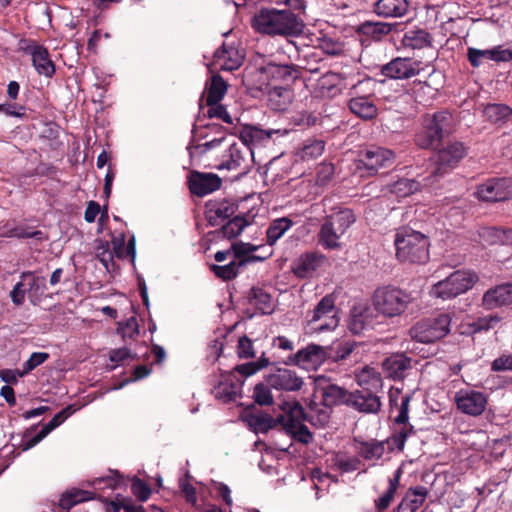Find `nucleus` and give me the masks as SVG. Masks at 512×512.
I'll return each mask as SVG.
<instances>
[{
	"mask_svg": "<svg viewBox=\"0 0 512 512\" xmlns=\"http://www.w3.org/2000/svg\"><path fill=\"white\" fill-rule=\"evenodd\" d=\"M354 222L355 216L350 209L327 216L318 232V244L326 250L341 249V239Z\"/></svg>",
	"mask_w": 512,
	"mask_h": 512,
	"instance_id": "5",
	"label": "nucleus"
},
{
	"mask_svg": "<svg viewBox=\"0 0 512 512\" xmlns=\"http://www.w3.org/2000/svg\"><path fill=\"white\" fill-rule=\"evenodd\" d=\"M325 149V142L320 139H308L304 142L297 156L303 161H310L320 157Z\"/></svg>",
	"mask_w": 512,
	"mask_h": 512,
	"instance_id": "42",
	"label": "nucleus"
},
{
	"mask_svg": "<svg viewBox=\"0 0 512 512\" xmlns=\"http://www.w3.org/2000/svg\"><path fill=\"white\" fill-rule=\"evenodd\" d=\"M270 386L267 384L259 383L255 385L253 391V398L259 405H271L273 403V396L270 391Z\"/></svg>",
	"mask_w": 512,
	"mask_h": 512,
	"instance_id": "58",
	"label": "nucleus"
},
{
	"mask_svg": "<svg viewBox=\"0 0 512 512\" xmlns=\"http://www.w3.org/2000/svg\"><path fill=\"white\" fill-rule=\"evenodd\" d=\"M248 224L246 219L236 216L222 226L221 233L223 237L231 239L238 236Z\"/></svg>",
	"mask_w": 512,
	"mask_h": 512,
	"instance_id": "51",
	"label": "nucleus"
},
{
	"mask_svg": "<svg viewBox=\"0 0 512 512\" xmlns=\"http://www.w3.org/2000/svg\"><path fill=\"white\" fill-rule=\"evenodd\" d=\"M207 114L210 118H219L227 124H234V118L227 112L226 108L219 103L209 105Z\"/></svg>",
	"mask_w": 512,
	"mask_h": 512,
	"instance_id": "63",
	"label": "nucleus"
},
{
	"mask_svg": "<svg viewBox=\"0 0 512 512\" xmlns=\"http://www.w3.org/2000/svg\"><path fill=\"white\" fill-rule=\"evenodd\" d=\"M250 424L254 426L256 431L266 432L274 426L275 421L270 415L261 414L253 417Z\"/></svg>",
	"mask_w": 512,
	"mask_h": 512,
	"instance_id": "64",
	"label": "nucleus"
},
{
	"mask_svg": "<svg viewBox=\"0 0 512 512\" xmlns=\"http://www.w3.org/2000/svg\"><path fill=\"white\" fill-rule=\"evenodd\" d=\"M451 317L440 314L435 318L424 319L410 330L412 339L421 343H432L444 338L450 332Z\"/></svg>",
	"mask_w": 512,
	"mask_h": 512,
	"instance_id": "8",
	"label": "nucleus"
},
{
	"mask_svg": "<svg viewBox=\"0 0 512 512\" xmlns=\"http://www.w3.org/2000/svg\"><path fill=\"white\" fill-rule=\"evenodd\" d=\"M291 100V90L286 87L275 85L268 92V101L274 110H286Z\"/></svg>",
	"mask_w": 512,
	"mask_h": 512,
	"instance_id": "38",
	"label": "nucleus"
},
{
	"mask_svg": "<svg viewBox=\"0 0 512 512\" xmlns=\"http://www.w3.org/2000/svg\"><path fill=\"white\" fill-rule=\"evenodd\" d=\"M369 309L354 308L349 319V330L353 334H361L370 326Z\"/></svg>",
	"mask_w": 512,
	"mask_h": 512,
	"instance_id": "45",
	"label": "nucleus"
},
{
	"mask_svg": "<svg viewBox=\"0 0 512 512\" xmlns=\"http://www.w3.org/2000/svg\"><path fill=\"white\" fill-rule=\"evenodd\" d=\"M392 25L385 22L366 21L359 26V32L362 35L371 37L375 40L381 39L384 35L391 32Z\"/></svg>",
	"mask_w": 512,
	"mask_h": 512,
	"instance_id": "44",
	"label": "nucleus"
},
{
	"mask_svg": "<svg viewBox=\"0 0 512 512\" xmlns=\"http://www.w3.org/2000/svg\"><path fill=\"white\" fill-rule=\"evenodd\" d=\"M427 494L428 491L425 487L411 488L406 492L399 508L404 511L414 512L423 505Z\"/></svg>",
	"mask_w": 512,
	"mask_h": 512,
	"instance_id": "36",
	"label": "nucleus"
},
{
	"mask_svg": "<svg viewBox=\"0 0 512 512\" xmlns=\"http://www.w3.org/2000/svg\"><path fill=\"white\" fill-rule=\"evenodd\" d=\"M454 401L457 409L469 416L481 415L487 406V397L481 392L471 388H463L455 393Z\"/></svg>",
	"mask_w": 512,
	"mask_h": 512,
	"instance_id": "9",
	"label": "nucleus"
},
{
	"mask_svg": "<svg viewBox=\"0 0 512 512\" xmlns=\"http://www.w3.org/2000/svg\"><path fill=\"white\" fill-rule=\"evenodd\" d=\"M327 353L322 346L310 344L299 350L292 358L291 362L307 371L316 370L326 360Z\"/></svg>",
	"mask_w": 512,
	"mask_h": 512,
	"instance_id": "17",
	"label": "nucleus"
},
{
	"mask_svg": "<svg viewBox=\"0 0 512 512\" xmlns=\"http://www.w3.org/2000/svg\"><path fill=\"white\" fill-rule=\"evenodd\" d=\"M244 60V53L239 48L232 45L223 44L213 56L212 65L216 69L232 71L238 69Z\"/></svg>",
	"mask_w": 512,
	"mask_h": 512,
	"instance_id": "18",
	"label": "nucleus"
},
{
	"mask_svg": "<svg viewBox=\"0 0 512 512\" xmlns=\"http://www.w3.org/2000/svg\"><path fill=\"white\" fill-rule=\"evenodd\" d=\"M467 57L473 67H479L485 61H508L511 59V53L508 50L494 47L492 49L480 50L476 48H468Z\"/></svg>",
	"mask_w": 512,
	"mask_h": 512,
	"instance_id": "27",
	"label": "nucleus"
},
{
	"mask_svg": "<svg viewBox=\"0 0 512 512\" xmlns=\"http://www.w3.org/2000/svg\"><path fill=\"white\" fill-rule=\"evenodd\" d=\"M402 475V469L398 468L394 476L389 479V487L388 489L381 495L378 499L375 500L376 508L381 512L388 508L391 501L394 498V495L400 485V478Z\"/></svg>",
	"mask_w": 512,
	"mask_h": 512,
	"instance_id": "41",
	"label": "nucleus"
},
{
	"mask_svg": "<svg viewBox=\"0 0 512 512\" xmlns=\"http://www.w3.org/2000/svg\"><path fill=\"white\" fill-rule=\"evenodd\" d=\"M122 482V477L118 474V472H111V475L96 478L93 481L88 482V485L91 486L95 491L103 490L105 488L115 490L121 487Z\"/></svg>",
	"mask_w": 512,
	"mask_h": 512,
	"instance_id": "50",
	"label": "nucleus"
},
{
	"mask_svg": "<svg viewBox=\"0 0 512 512\" xmlns=\"http://www.w3.org/2000/svg\"><path fill=\"white\" fill-rule=\"evenodd\" d=\"M465 154L464 146L461 143H453L440 150L437 154L436 167L431 172L432 177L443 175L449 169L454 168Z\"/></svg>",
	"mask_w": 512,
	"mask_h": 512,
	"instance_id": "16",
	"label": "nucleus"
},
{
	"mask_svg": "<svg viewBox=\"0 0 512 512\" xmlns=\"http://www.w3.org/2000/svg\"><path fill=\"white\" fill-rule=\"evenodd\" d=\"M235 213V205L229 200H215L208 205V219L211 223L223 221Z\"/></svg>",
	"mask_w": 512,
	"mask_h": 512,
	"instance_id": "35",
	"label": "nucleus"
},
{
	"mask_svg": "<svg viewBox=\"0 0 512 512\" xmlns=\"http://www.w3.org/2000/svg\"><path fill=\"white\" fill-rule=\"evenodd\" d=\"M267 384L279 391L293 392L302 388L304 382L293 370L287 368H273L265 376Z\"/></svg>",
	"mask_w": 512,
	"mask_h": 512,
	"instance_id": "13",
	"label": "nucleus"
},
{
	"mask_svg": "<svg viewBox=\"0 0 512 512\" xmlns=\"http://www.w3.org/2000/svg\"><path fill=\"white\" fill-rule=\"evenodd\" d=\"M385 451L384 444L381 442H366L360 446V454L366 460H378Z\"/></svg>",
	"mask_w": 512,
	"mask_h": 512,
	"instance_id": "55",
	"label": "nucleus"
},
{
	"mask_svg": "<svg viewBox=\"0 0 512 512\" xmlns=\"http://www.w3.org/2000/svg\"><path fill=\"white\" fill-rule=\"evenodd\" d=\"M350 111L363 120H371L378 114V108L374 101L367 96L352 97L349 100Z\"/></svg>",
	"mask_w": 512,
	"mask_h": 512,
	"instance_id": "32",
	"label": "nucleus"
},
{
	"mask_svg": "<svg viewBox=\"0 0 512 512\" xmlns=\"http://www.w3.org/2000/svg\"><path fill=\"white\" fill-rule=\"evenodd\" d=\"M453 118L447 111L426 115L422 120V128L416 134V144L428 149L438 145L452 131Z\"/></svg>",
	"mask_w": 512,
	"mask_h": 512,
	"instance_id": "6",
	"label": "nucleus"
},
{
	"mask_svg": "<svg viewBox=\"0 0 512 512\" xmlns=\"http://www.w3.org/2000/svg\"><path fill=\"white\" fill-rule=\"evenodd\" d=\"M287 134L285 129H268L264 130L257 126H244L239 132V140L247 146L262 145L268 141L273 135L284 136Z\"/></svg>",
	"mask_w": 512,
	"mask_h": 512,
	"instance_id": "25",
	"label": "nucleus"
},
{
	"mask_svg": "<svg viewBox=\"0 0 512 512\" xmlns=\"http://www.w3.org/2000/svg\"><path fill=\"white\" fill-rule=\"evenodd\" d=\"M302 416V407L296 403L290 408L289 412L281 417V421L283 422L285 431L290 434L293 439L308 444L312 441V434L307 426L302 424L300 420Z\"/></svg>",
	"mask_w": 512,
	"mask_h": 512,
	"instance_id": "14",
	"label": "nucleus"
},
{
	"mask_svg": "<svg viewBox=\"0 0 512 512\" xmlns=\"http://www.w3.org/2000/svg\"><path fill=\"white\" fill-rule=\"evenodd\" d=\"M419 64L408 58H396L382 68V74L393 79H406L417 75Z\"/></svg>",
	"mask_w": 512,
	"mask_h": 512,
	"instance_id": "20",
	"label": "nucleus"
},
{
	"mask_svg": "<svg viewBox=\"0 0 512 512\" xmlns=\"http://www.w3.org/2000/svg\"><path fill=\"white\" fill-rule=\"evenodd\" d=\"M25 51L32 57V63L37 73L45 77H52L55 73V66L49 57L46 48L36 42H30Z\"/></svg>",
	"mask_w": 512,
	"mask_h": 512,
	"instance_id": "24",
	"label": "nucleus"
},
{
	"mask_svg": "<svg viewBox=\"0 0 512 512\" xmlns=\"http://www.w3.org/2000/svg\"><path fill=\"white\" fill-rule=\"evenodd\" d=\"M58 423L54 422L52 419L45 424L42 429L31 439H29L24 447V450L30 449L42 441L47 435H49L54 429L58 427Z\"/></svg>",
	"mask_w": 512,
	"mask_h": 512,
	"instance_id": "61",
	"label": "nucleus"
},
{
	"mask_svg": "<svg viewBox=\"0 0 512 512\" xmlns=\"http://www.w3.org/2000/svg\"><path fill=\"white\" fill-rule=\"evenodd\" d=\"M49 354L46 352H33L30 357L22 365L24 373L28 374L38 366L42 365L49 359Z\"/></svg>",
	"mask_w": 512,
	"mask_h": 512,
	"instance_id": "60",
	"label": "nucleus"
},
{
	"mask_svg": "<svg viewBox=\"0 0 512 512\" xmlns=\"http://www.w3.org/2000/svg\"><path fill=\"white\" fill-rule=\"evenodd\" d=\"M293 221L288 217H281L273 220L267 228V243L274 245L292 226Z\"/></svg>",
	"mask_w": 512,
	"mask_h": 512,
	"instance_id": "39",
	"label": "nucleus"
},
{
	"mask_svg": "<svg viewBox=\"0 0 512 512\" xmlns=\"http://www.w3.org/2000/svg\"><path fill=\"white\" fill-rule=\"evenodd\" d=\"M478 276L471 270H457L445 279L435 283L430 289V295L442 300L457 297L471 289L477 282Z\"/></svg>",
	"mask_w": 512,
	"mask_h": 512,
	"instance_id": "7",
	"label": "nucleus"
},
{
	"mask_svg": "<svg viewBox=\"0 0 512 512\" xmlns=\"http://www.w3.org/2000/svg\"><path fill=\"white\" fill-rule=\"evenodd\" d=\"M403 43L405 46L412 49H422L424 47L430 46L431 37L430 34L425 30L412 29L405 33Z\"/></svg>",
	"mask_w": 512,
	"mask_h": 512,
	"instance_id": "43",
	"label": "nucleus"
},
{
	"mask_svg": "<svg viewBox=\"0 0 512 512\" xmlns=\"http://www.w3.org/2000/svg\"><path fill=\"white\" fill-rule=\"evenodd\" d=\"M252 28L269 36H299L304 31V22L287 9H261L251 20Z\"/></svg>",
	"mask_w": 512,
	"mask_h": 512,
	"instance_id": "1",
	"label": "nucleus"
},
{
	"mask_svg": "<svg viewBox=\"0 0 512 512\" xmlns=\"http://www.w3.org/2000/svg\"><path fill=\"white\" fill-rule=\"evenodd\" d=\"M347 406L363 413H376L379 411L381 402L375 392L354 391L349 392Z\"/></svg>",
	"mask_w": 512,
	"mask_h": 512,
	"instance_id": "26",
	"label": "nucleus"
},
{
	"mask_svg": "<svg viewBox=\"0 0 512 512\" xmlns=\"http://www.w3.org/2000/svg\"><path fill=\"white\" fill-rule=\"evenodd\" d=\"M510 304H512V283L490 288L482 297V306L486 310H492Z\"/></svg>",
	"mask_w": 512,
	"mask_h": 512,
	"instance_id": "21",
	"label": "nucleus"
},
{
	"mask_svg": "<svg viewBox=\"0 0 512 512\" xmlns=\"http://www.w3.org/2000/svg\"><path fill=\"white\" fill-rule=\"evenodd\" d=\"M268 364H269L268 359L262 357V358H260L256 362H248V363H245V364H242V365H238L235 368V370L240 375H242L244 378H246V377H249V376L255 374L256 372H258L262 368L267 367Z\"/></svg>",
	"mask_w": 512,
	"mask_h": 512,
	"instance_id": "57",
	"label": "nucleus"
},
{
	"mask_svg": "<svg viewBox=\"0 0 512 512\" xmlns=\"http://www.w3.org/2000/svg\"><path fill=\"white\" fill-rule=\"evenodd\" d=\"M478 235L484 245H512V229L483 227Z\"/></svg>",
	"mask_w": 512,
	"mask_h": 512,
	"instance_id": "31",
	"label": "nucleus"
},
{
	"mask_svg": "<svg viewBox=\"0 0 512 512\" xmlns=\"http://www.w3.org/2000/svg\"><path fill=\"white\" fill-rule=\"evenodd\" d=\"M355 378L357 384L366 391L377 392L383 386L380 372L368 365L357 371Z\"/></svg>",
	"mask_w": 512,
	"mask_h": 512,
	"instance_id": "34",
	"label": "nucleus"
},
{
	"mask_svg": "<svg viewBox=\"0 0 512 512\" xmlns=\"http://www.w3.org/2000/svg\"><path fill=\"white\" fill-rule=\"evenodd\" d=\"M394 244L402 262L424 264L429 260V239L419 231L407 227L397 230Z\"/></svg>",
	"mask_w": 512,
	"mask_h": 512,
	"instance_id": "3",
	"label": "nucleus"
},
{
	"mask_svg": "<svg viewBox=\"0 0 512 512\" xmlns=\"http://www.w3.org/2000/svg\"><path fill=\"white\" fill-rule=\"evenodd\" d=\"M131 491L133 495L139 501H146L151 495L150 487L142 480L134 478L131 485Z\"/></svg>",
	"mask_w": 512,
	"mask_h": 512,
	"instance_id": "62",
	"label": "nucleus"
},
{
	"mask_svg": "<svg viewBox=\"0 0 512 512\" xmlns=\"http://www.w3.org/2000/svg\"><path fill=\"white\" fill-rule=\"evenodd\" d=\"M327 263V257L318 252L305 253L294 260L293 273L299 278H312Z\"/></svg>",
	"mask_w": 512,
	"mask_h": 512,
	"instance_id": "15",
	"label": "nucleus"
},
{
	"mask_svg": "<svg viewBox=\"0 0 512 512\" xmlns=\"http://www.w3.org/2000/svg\"><path fill=\"white\" fill-rule=\"evenodd\" d=\"M227 91L225 81L218 75L211 77L210 83L206 84L207 106L217 104L221 101Z\"/></svg>",
	"mask_w": 512,
	"mask_h": 512,
	"instance_id": "40",
	"label": "nucleus"
},
{
	"mask_svg": "<svg viewBox=\"0 0 512 512\" xmlns=\"http://www.w3.org/2000/svg\"><path fill=\"white\" fill-rule=\"evenodd\" d=\"M243 381L238 379L234 373L222 375V379L213 388L214 396L223 401L230 402L236 400L242 392Z\"/></svg>",
	"mask_w": 512,
	"mask_h": 512,
	"instance_id": "19",
	"label": "nucleus"
},
{
	"mask_svg": "<svg viewBox=\"0 0 512 512\" xmlns=\"http://www.w3.org/2000/svg\"><path fill=\"white\" fill-rule=\"evenodd\" d=\"M96 257L103 264L107 271H110L114 265L113 263V252L110 250V245L107 241L97 240L96 246Z\"/></svg>",
	"mask_w": 512,
	"mask_h": 512,
	"instance_id": "53",
	"label": "nucleus"
},
{
	"mask_svg": "<svg viewBox=\"0 0 512 512\" xmlns=\"http://www.w3.org/2000/svg\"><path fill=\"white\" fill-rule=\"evenodd\" d=\"M188 183L191 193L202 197L219 189L221 179L215 174L193 172Z\"/></svg>",
	"mask_w": 512,
	"mask_h": 512,
	"instance_id": "23",
	"label": "nucleus"
},
{
	"mask_svg": "<svg viewBox=\"0 0 512 512\" xmlns=\"http://www.w3.org/2000/svg\"><path fill=\"white\" fill-rule=\"evenodd\" d=\"M113 253L118 258L130 257L131 263L134 264L136 258V242L135 237L132 235L128 240L127 246H125V236L120 233L112 238Z\"/></svg>",
	"mask_w": 512,
	"mask_h": 512,
	"instance_id": "37",
	"label": "nucleus"
},
{
	"mask_svg": "<svg viewBox=\"0 0 512 512\" xmlns=\"http://www.w3.org/2000/svg\"><path fill=\"white\" fill-rule=\"evenodd\" d=\"M262 72L275 81L277 80H290L293 78V69L290 65H279L275 63H268L262 68Z\"/></svg>",
	"mask_w": 512,
	"mask_h": 512,
	"instance_id": "49",
	"label": "nucleus"
},
{
	"mask_svg": "<svg viewBox=\"0 0 512 512\" xmlns=\"http://www.w3.org/2000/svg\"><path fill=\"white\" fill-rule=\"evenodd\" d=\"M23 281H28V292L31 296H40L46 289L45 277L35 276L31 272H24L21 275Z\"/></svg>",
	"mask_w": 512,
	"mask_h": 512,
	"instance_id": "52",
	"label": "nucleus"
},
{
	"mask_svg": "<svg viewBox=\"0 0 512 512\" xmlns=\"http://www.w3.org/2000/svg\"><path fill=\"white\" fill-rule=\"evenodd\" d=\"M314 394H318L320 400L332 408L335 405L347 404L349 391L335 384L321 386L318 382Z\"/></svg>",
	"mask_w": 512,
	"mask_h": 512,
	"instance_id": "29",
	"label": "nucleus"
},
{
	"mask_svg": "<svg viewBox=\"0 0 512 512\" xmlns=\"http://www.w3.org/2000/svg\"><path fill=\"white\" fill-rule=\"evenodd\" d=\"M320 48L329 55H337L343 51V44L334 38L323 36L319 42Z\"/></svg>",
	"mask_w": 512,
	"mask_h": 512,
	"instance_id": "59",
	"label": "nucleus"
},
{
	"mask_svg": "<svg viewBox=\"0 0 512 512\" xmlns=\"http://www.w3.org/2000/svg\"><path fill=\"white\" fill-rule=\"evenodd\" d=\"M475 195L478 199L488 202L509 199L512 197V179H489L477 187Z\"/></svg>",
	"mask_w": 512,
	"mask_h": 512,
	"instance_id": "10",
	"label": "nucleus"
},
{
	"mask_svg": "<svg viewBox=\"0 0 512 512\" xmlns=\"http://www.w3.org/2000/svg\"><path fill=\"white\" fill-rule=\"evenodd\" d=\"M420 188V183L418 181L412 179L402 178L398 181L394 182L387 186V189L390 193L396 195L397 197H407Z\"/></svg>",
	"mask_w": 512,
	"mask_h": 512,
	"instance_id": "46",
	"label": "nucleus"
},
{
	"mask_svg": "<svg viewBox=\"0 0 512 512\" xmlns=\"http://www.w3.org/2000/svg\"><path fill=\"white\" fill-rule=\"evenodd\" d=\"M225 144L222 153L217 157L214 168L218 171H234L246 174L253 165V150L240 140L229 142L226 138L213 139L205 143L207 150Z\"/></svg>",
	"mask_w": 512,
	"mask_h": 512,
	"instance_id": "2",
	"label": "nucleus"
},
{
	"mask_svg": "<svg viewBox=\"0 0 512 512\" xmlns=\"http://www.w3.org/2000/svg\"><path fill=\"white\" fill-rule=\"evenodd\" d=\"M416 363V360L407 357L405 354L396 353L383 361L382 368L388 377L396 380L404 378L406 372L412 369Z\"/></svg>",
	"mask_w": 512,
	"mask_h": 512,
	"instance_id": "22",
	"label": "nucleus"
},
{
	"mask_svg": "<svg viewBox=\"0 0 512 512\" xmlns=\"http://www.w3.org/2000/svg\"><path fill=\"white\" fill-rule=\"evenodd\" d=\"M394 159L393 151L382 147H370L361 154L358 168L363 167L369 175H374L380 168L392 165Z\"/></svg>",
	"mask_w": 512,
	"mask_h": 512,
	"instance_id": "12",
	"label": "nucleus"
},
{
	"mask_svg": "<svg viewBox=\"0 0 512 512\" xmlns=\"http://www.w3.org/2000/svg\"><path fill=\"white\" fill-rule=\"evenodd\" d=\"M483 114L490 122L500 123L508 120L512 109L505 104H489L484 108Z\"/></svg>",
	"mask_w": 512,
	"mask_h": 512,
	"instance_id": "47",
	"label": "nucleus"
},
{
	"mask_svg": "<svg viewBox=\"0 0 512 512\" xmlns=\"http://www.w3.org/2000/svg\"><path fill=\"white\" fill-rule=\"evenodd\" d=\"M411 302L409 293L392 285L378 287L372 296L374 309L385 318L403 315Z\"/></svg>",
	"mask_w": 512,
	"mask_h": 512,
	"instance_id": "4",
	"label": "nucleus"
},
{
	"mask_svg": "<svg viewBox=\"0 0 512 512\" xmlns=\"http://www.w3.org/2000/svg\"><path fill=\"white\" fill-rule=\"evenodd\" d=\"M318 320H325L322 329H336L339 325L338 309L335 306V298L332 295L324 296L313 311L306 316V322L314 324Z\"/></svg>",
	"mask_w": 512,
	"mask_h": 512,
	"instance_id": "11",
	"label": "nucleus"
},
{
	"mask_svg": "<svg viewBox=\"0 0 512 512\" xmlns=\"http://www.w3.org/2000/svg\"><path fill=\"white\" fill-rule=\"evenodd\" d=\"M311 479L314 489L316 490L317 499L321 497L322 493L329 491L330 485L337 481L333 476L323 472L320 469H315L312 471Z\"/></svg>",
	"mask_w": 512,
	"mask_h": 512,
	"instance_id": "48",
	"label": "nucleus"
},
{
	"mask_svg": "<svg viewBox=\"0 0 512 512\" xmlns=\"http://www.w3.org/2000/svg\"><path fill=\"white\" fill-rule=\"evenodd\" d=\"M241 263L230 261L226 265H213L212 270L215 275L223 280H230L234 278L238 273V268Z\"/></svg>",
	"mask_w": 512,
	"mask_h": 512,
	"instance_id": "56",
	"label": "nucleus"
},
{
	"mask_svg": "<svg viewBox=\"0 0 512 512\" xmlns=\"http://www.w3.org/2000/svg\"><path fill=\"white\" fill-rule=\"evenodd\" d=\"M408 8L407 0H378L374 4V12L383 18L403 17Z\"/></svg>",
	"mask_w": 512,
	"mask_h": 512,
	"instance_id": "30",
	"label": "nucleus"
},
{
	"mask_svg": "<svg viewBox=\"0 0 512 512\" xmlns=\"http://www.w3.org/2000/svg\"><path fill=\"white\" fill-rule=\"evenodd\" d=\"M250 301L258 310L264 314H269L273 310L270 295L261 289L252 290Z\"/></svg>",
	"mask_w": 512,
	"mask_h": 512,
	"instance_id": "54",
	"label": "nucleus"
},
{
	"mask_svg": "<svg viewBox=\"0 0 512 512\" xmlns=\"http://www.w3.org/2000/svg\"><path fill=\"white\" fill-rule=\"evenodd\" d=\"M331 412L332 408L314 394L308 404L306 418L312 425L323 427L329 422Z\"/></svg>",
	"mask_w": 512,
	"mask_h": 512,
	"instance_id": "28",
	"label": "nucleus"
},
{
	"mask_svg": "<svg viewBox=\"0 0 512 512\" xmlns=\"http://www.w3.org/2000/svg\"><path fill=\"white\" fill-rule=\"evenodd\" d=\"M96 498L95 491L72 488L62 494L59 500V511L68 512L73 506Z\"/></svg>",
	"mask_w": 512,
	"mask_h": 512,
	"instance_id": "33",
	"label": "nucleus"
}]
</instances>
